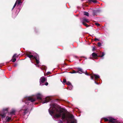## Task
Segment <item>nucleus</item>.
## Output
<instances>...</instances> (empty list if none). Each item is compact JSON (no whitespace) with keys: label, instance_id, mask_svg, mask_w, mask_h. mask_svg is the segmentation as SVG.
Listing matches in <instances>:
<instances>
[{"label":"nucleus","instance_id":"1","mask_svg":"<svg viewBox=\"0 0 123 123\" xmlns=\"http://www.w3.org/2000/svg\"><path fill=\"white\" fill-rule=\"evenodd\" d=\"M50 105L51 106L50 108L51 110H49V112L51 115L53 114H54V117L55 118L61 117L62 120L64 121H67V123H76V121L73 115H67L64 112L65 110V109L62 108L59 105L54 103L50 104Z\"/></svg>","mask_w":123,"mask_h":123},{"label":"nucleus","instance_id":"2","mask_svg":"<svg viewBox=\"0 0 123 123\" xmlns=\"http://www.w3.org/2000/svg\"><path fill=\"white\" fill-rule=\"evenodd\" d=\"M37 99L39 100H41V102L43 104L47 103L50 100V99L49 98H46L44 101L42 99V95L40 93H37L36 95Z\"/></svg>","mask_w":123,"mask_h":123},{"label":"nucleus","instance_id":"3","mask_svg":"<svg viewBox=\"0 0 123 123\" xmlns=\"http://www.w3.org/2000/svg\"><path fill=\"white\" fill-rule=\"evenodd\" d=\"M108 118H104V120L105 122L109 121L112 123H118V121L116 119H115L111 117H108Z\"/></svg>","mask_w":123,"mask_h":123},{"label":"nucleus","instance_id":"4","mask_svg":"<svg viewBox=\"0 0 123 123\" xmlns=\"http://www.w3.org/2000/svg\"><path fill=\"white\" fill-rule=\"evenodd\" d=\"M99 10H92V14L93 16L96 15L97 13H99Z\"/></svg>","mask_w":123,"mask_h":123},{"label":"nucleus","instance_id":"5","mask_svg":"<svg viewBox=\"0 0 123 123\" xmlns=\"http://www.w3.org/2000/svg\"><path fill=\"white\" fill-rule=\"evenodd\" d=\"M47 79L44 77H41L40 79V83L41 84V83H43L46 81Z\"/></svg>","mask_w":123,"mask_h":123},{"label":"nucleus","instance_id":"6","mask_svg":"<svg viewBox=\"0 0 123 123\" xmlns=\"http://www.w3.org/2000/svg\"><path fill=\"white\" fill-rule=\"evenodd\" d=\"M27 100L33 102L35 101L36 99V98H34L32 97H29L27 98Z\"/></svg>","mask_w":123,"mask_h":123},{"label":"nucleus","instance_id":"7","mask_svg":"<svg viewBox=\"0 0 123 123\" xmlns=\"http://www.w3.org/2000/svg\"><path fill=\"white\" fill-rule=\"evenodd\" d=\"M28 109H22L20 110V111L22 112L23 113V115H25V114L28 112Z\"/></svg>","mask_w":123,"mask_h":123},{"label":"nucleus","instance_id":"8","mask_svg":"<svg viewBox=\"0 0 123 123\" xmlns=\"http://www.w3.org/2000/svg\"><path fill=\"white\" fill-rule=\"evenodd\" d=\"M34 59L36 60V62L37 64H39V57L38 55H36L35 57H34Z\"/></svg>","mask_w":123,"mask_h":123},{"label":"nucleus","instance_id":"9","mask_svg":"<svg viewBox=\"0 0 123 123\" xmlns=\"http://www.w3.org/2000/svg\"><path fill=\"white\" fill-rule=\"evenodd\" d=\"M9 110V108H4L3 109L2 111L4 113L6 114L8 112Z\"/></svg>","mask_w":123,"mask_h":123},{"label":"nucleus","instance_id":"10","mask_svg":"<svg viewBox=\"0 0 123 123\" xmlns=\"http://www.w3.org/2000/svg\"><path fill=\"white\" fill-rule=\"evenodd\" d=\"M92 57L94 59H97L98 57V55L96 53L93 52L92 54Z\"/></svg>","mask_w":123,"mask_h":123},{"label":"nucleus","instance_id":"11","mask_svg":"<svg viewBox=\"0 0 123 123\" xmlns=\"http://www.w3.org/2000/svg\"><path fill=\"white\" fill-rule=\"evenodd\" d=\"M11 117H9L8 116H7L5 119V122H9L11 119Z\"/></svg>","mask_w":123,"mask_h":123},{"label":"nucleus","instance_id":"12","mask_svg":"<svg viewBox=\"0 0 123 123\" xmlns=\"http://www.w3.org/2000/svg\"><path fill=\"white\" fill-rule=\"evenodd\" d=\"M78 73H79L80 74H82L83 73H85V72L83 71V69L80 68H78Z\"/></svg>","mask_w":123,"mask_h":123},{"label":"nucleus","instance_id":"13","mask_svg":"<svg viewBox=\"0 0 123 123\" xmlns=\"http://www.w3.org/2000/svg\"><path fill=\"white\" fill-rule=\"evenodd\" d=\"M16 112V111L15 110L12 109L10 112V114L11 115H15Z\"/></svg>","mask_w":123,"mask_h":123},{"label":"nucleus","instance_id":"14","mask_svg":"<svg viewBox=\"0 0 123 123\" xmlns=\"http://www.w3.org/2000/svg\"><path fill=\"white\" fill-rule=\"evenodd\" d=\"M83 22H86L87 23L89 22V21L88 19H87L85 18H83Z\"/></svg>","mask_w":123,"mask_h":123},{"label":"nucleus","instance_id":"15","mask_svg":"<svg viewBox=\"0 0 123 123\" xmlns=\"http://www.w3.org/2000/svg\"><path fill=\"white\" fill-rule=\"evenodd\" d=\"M6 113H4L3 114H0V116H1V117H2V119L3 118H5V117H6Z\"/></svg>","mask_w":123,"mask_h":123},{"label":"nucleus","instance_id":"16","mask_svg":"<svg viewBox=\"0 0 123 123\" xmlns=\"http://www.w3.org/2000/svg\"><path fill=\"white\" fill-rule=\"evenodd\" d=\"M27 56H28L30 58H32L33 59H34V57H35V56H33V55H30L28 54L27 55Z\"/></svg>","mask_w":123,"mask_h":123},{"label":"nucleus","instance_id":"17","mask_svg":"<svg viewBox=\"0 0 123 123\" xmlns=\"http://www.w3.org/2000/svg\"><path fill=\"white\" fill-rule=\"evenodd\" d=\"M94 75V76L95 77V79H99L100 78L99 76L98 75H96L94 74H93Z\"/></svg>","mask_w":123,"mask_h":123},{"label":"nucleus","instance_id":"18","mask_svg":"<svg viewBox=\"0 0 123 123\" xmlns=\"http://www.w3.org/2000/svg\"><path fill=\"white\" fill-rule=\"evenodd\" d=\"M88 1L89 2H92L93 3H96L97 2L96 0H88Z\"/></svg>","mask_w":123,"mask_h":123},{"label":"nucleus","instance_id":"19","mask_svg":"<svg viewBox=\"0 0 123 123\" xmlns=\"http://www.w3.org/2000/svg\"><path fill=\"white\" fill-rule=\"evenodd\" d=\"M82 23L83 25L86 26V27H88L89 26V25L87 24L86 23H85L84 22H83Z\"/></svg>","mask_w":123,"mask_h":123},{"label":"nucleus","instance_id":"20","mask_svg":"<svg viewBox=\"0 0 123 123\" xmlns=\"http://www.w3.org/2000/svg\"><path fill=\"white\" fill-rule=\"evenodd\" d=\"M89 14L88 12H84V15L88 16H89Z\"/></svg>","mask_w":123,"mask_h":123},{"label":"nucleus","instance_id":"21","mask_svg":"<svg viewBox=\"0 0 123 123\" xmlns=\"http://www.w3.org/2000/svg\"><path fill=\"white\" fill-rule=\"evenodd\" d=\"M16 2H17L18 4H19L21 3V0H17Z\"/></svg>","mask_w":123,"mask_h":123},{"label":"nucleus","instance_id":"22","mask_svg":"<svg viewBox=\"0 0 123 123\" xmlns=\"http://www.w3.org/2000/svg\"><path fill=\"white\" fill-rule=\"evenodd\" d=\"M85 73V74L88 76H91L92 74H90L87 73L86 71V72Z\"/></svg>","mask_w":123,"mask_h":123},{"label":"nucleus","instance_id":"23","mask_svg":"<svg viewBox=\"0 0 123 123\" xmlns=\"http://www.w3.org/2000/svg\"><path fill=\"white\" fill-rule=\"evenodd\" d=\"M78 73V71H75L74 70H73L72 71V72H71L72 73Z\"/></svg>","mask_w":123,"mask_h":123},{"label":"nucleus","instance_id":"24","mask_svg":"<svg viewBox=\"0 0 123 123\" xmlns=\"http://www.w3.org/2000/svg\"><path fill=\"white\" fill-rule=\"evenodd\" d=\"M66 84L68 85H70L71 84V83L70 82L68 81L66 82Z\"/></svg>","mask_w":123,"mask_h":123},{"label":"nucleus","instance_id":"25","mask_svg":"<svg viewBox=\"0 0 123 123\" xmlns=\"http://www.w3.org/2000/svg\"><path fill=\"white\" fill-rule=\"evenodd\" d=\"M101 45V44L99 42L98 43V47H100Z\"/></svg>","mask_w":123,"mask_h":123},{"label":"nucleus","instance_id":"26","mask_svg":"<svg viewBox=\"0 0 123 123\" xmlns=\"http://www.w3.org/2000/svg\"><path fill=\"white\" fill-rule=\"evenodd\" d=\"M63 121L61 120H58V123H63Z\"/></svg>","mask_w":123,"mask_h":123},{"label":"nucleus","instance_id":"27","mask_svg":"<svg viewBox=\"0 0 123 123\" xmlns=\"http://www.w3.org/2000/svg\"><path fill=\"white\" fill-rule=\"evenodd\" d=\"M95 25L98 26H99L100 25V24L98 23H95Z\"/></svg>","mask_w":123,"mask_h":123},{"label":"nucleus","instance_id":"28","mask_svg":"<svg viewBox=\"0 0 123 123\" xmlns=\"http://www.w3.org/2000/svg\"><path fill=\"white\" fill-rule=\"evenodd\" d=\"M31 52H27L26 53V55H27V54L30 55H31Z\"/></svg>","mask_w":123,"mask_h":123},{"label":"nucleus","instance_id":"29","mask_svg":"<svg viewBox=\"0 0 123 123\" xmlns=\"http://www.w3.org/2000/svg\"><path fill=\"white\" fill-rule=\"evenodd\" d=\"M16 60V58H14L12 60V62H14Z\"/></svg>","mask_w":123,"mask_h":123},{"label":"nucleus","instance_id":"30","mask_svg":"<svg viewBox=\"0 0 123 123\" xmlns=\"http://www.w3.org/2000/svg\"><path fill=\"white\" fill-rule=\"evenodd\" d=\"M94 75H91V78L92 80H93L94 78Z\"/></svg>","mask_w":123,"mask_h":123},{"label":"nucleus","instance_id":"31","mask_svg":"<svg viewBox=\"0 0 123 123\" xmlns=\"http://www.w3.org/2000/svg\"><path fill=\"white\" fill-rule=\"evenodd\" d=\"M17 4V3H16V2L15 3L14 5V6H13V7L12 8V9H13L16 6Z\"/></svg>","mask_w":123,"mask_h":123},{"label":"nucleus","instance_id":"32","mask_svg":"<svg viewBox=\"0 0 123 123\" xmlns=\"http://www.w3.org/2000/svg\"><path fill=\"white\" fill-rule=\"evenodd\" d=\"M17 55V54H14L13 56V58H14L16 57V56Z\"/></svg>","mask_w":123,"mask_h":123},{"label":"nucleus","instance_id":"33","mask_svg":"<svg viewBox=\"0 0 123 123\" xmlns=\"http://www.w3.org/2000/svg\"><path fill=\"white\" fill-rule=\"evenodd\" d=\"M95 47H93L92 48V51H94L95 50Z\"/></svg>","mask_w":123,"mask_h":123},{"label":"nucleus","instance_id":"34","mask_svg":"<svg viewBox=\"0 0 123 123\" xmlns=\"http://www.w3.org/2000/svg\"><path fill=\"white\" fill-rule=\"evenodd\" d=\"M105 55L104 53V52L102 53V55L101 56V57H103V56H104Z\"/></svg>","mask_w":123,"mask_h":123},{"label":"nucleus","instance_id":"35","mask_svg":"<svg viewBox=\"0 0 123 123\" xmlns=\"http://www.w3.org/2000/svg\"><path fill=\"white\" fill-rule=\"evenodd\" d=\"M66 82V79H64L63 81V83H65Z\"/></svg>","mask_w":123,"mask_h":123},{"label":"nucleus","instance_id":"36","mask_svg":"<svg viewBox=\"0 0 123 123\" xmlns=\"http://www.w3.org/2000/svg\"><path fill=\"white\" fill-rule=\"evenodd\" d=\"M50 74V73L49 72H48L47 73V75H49V74Z\"/></svg>","mask_w":123,"mask_h":123},{"label":"nucleus","instance_id":"37","mask_svg":"<svg viewBox=\"0 0 123 123\" xmlns=\"http://www.w3.org/2000/svg\"><path fill=\"white\" fill-rule=\"evenodd\" d=\"M48 84V83L47 82H46L45 83V85L46 86H47Z\"/></svg>","mask_w":123,"mask_h":123},{"label":"nucleus","instance_id":"38","mask_svg":"<svg viewBox=\"0 0 123 123\" xmlns=\"http://www.w3.org/2000/svg\"><path fill=\"white\" fill-rule=\"evenodd\" d=\"M96 40H98V41L99 40L97 39L96 38H95V41H96Z\"/></svg>","mask_w":123,"mask_h":123},{"label":"nucleus","instance_id":"39","mask_svg":"<svg viewBox=\"0 0 123 123\" xmlns=\"http://www.w3.org/2000/svg\"><path fill=\"white\" fill-rule=\"evenodd\" d=\"M17 65V64H15L14 65V67H16V66Z\"/></svg>","mask_w":123,"mask_h":123},{"label":"nucleus","instance_id":"40","mask_svg":"<svg viewBox=\"0 0 123 123\" xmlns=\"http://www.w3.org/2000/svg\"><path fill=\"white\" fill-rule=\"evenodd\" d=\"M101 55H98V57H101Z\"/></svg>","mask_w":123,"mask_h":123},{"label":"nucleus","instance_id":"41","mask_svg":"<svg viewBox=\"0 0 123 123\" xmlns=\"http://www.w3.org/2000/svg\"><path fill=\"white\" fill-rule=\"evenodd\" d=\"M95 82L97 84V83L95 81Z\"/></svg>","mask_w":123,"mask_h":123}]
</instances>
